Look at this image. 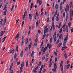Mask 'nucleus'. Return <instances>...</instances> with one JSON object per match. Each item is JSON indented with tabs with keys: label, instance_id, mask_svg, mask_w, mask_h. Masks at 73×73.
<instances>
[{
	"label": "nucleus",
	"instance_id": "49",
	"mask_svg": "<svg viewBox=\"0 0 73 73\" xmlns=\"http://www.w3.org/2000/svg\"><path fill=\"white\" fill-rule=\"evenodd\" d=\"M7 36H5V37H4L3 38V40H4V41H5V38H7Z\"/></svg>",
	"mask_w": 73,
	"mask_h": 73
},
{
	"label": "nucleus",
	"instance_id": "9",
	"mask_svg": "<svg viewBox=\"0 0 73 73\" xmlns=\"http://www.w3.org/2000/svg\"><path fill=\"white\" fill-rule=\"evenodd\" d=\"M37 69H38V66H37L36 68H35V69L34 70H33L32 72H33V73H37Z\"/></svg>",
	"mask_w": 73,
	"mask_h": 73
},
{
	"label": "nucleus",
	"instance_id": "59",
	"mask_svg": "<svg viewBox=\"0 0 73 73\" xmlns=\"http://www.w3.org/2000/svg\"><path fill=\"white\" fill-rule=\"evenodd\" d=\"M52 29H53V27H51L50 30V32H51V31H52Z\"/></svg>",
	"mask_w": 73,
	"mask_h": 73
},
{
	"label": "nucleus",
	"instance_id": "56",
	"mask_svg": "<svg viewBox=\"0 0 73 73\" xmlns=\"http://www.w3.org/2000/svg\"><path fill=\"white\" fill-rule=\"evenodd\" d=\"M60 10L62 11V6H60Z\"/></svg>",
	"mask_w": 73,
	"mask_h": 73
},
{
	"label": "nucleus",
	"instance_id": "58",
	"mask_svg": "<svg viewBox=\"0 0 73 73\" xmlns=\"http://www.w3.org/2000/svg\"><path fill=\"white\" fill-rule=\"evenodd\" d=\"M54 17L53 16L52 18V21H54Z\"/></svg>",
	"mask_w": 73,
	"mask_h": 73
},
{
	"label": "nucleus",
	"instance_id": "60",
	"mask_svg": "<svg viewBox=\"0 0 73 73\" xmlns=\"http://www.w3.org/2000/svg\"><path fill=\"white\" fill-rule=\"evenodd\" d=\"M55 8H56V9H58V5L57 4L56 6H55Z\"/></svg>",
	"mask_w": 73,
	"mask_h": 73
},
{
	"label": "nucleus",
	"instance_id": "64",
	"mask_svg": "<svg viewBox=\"0 0 73 73\" xmlns=\"http://www.w3.org/2000/svg\"><path fill=\"white\" fill-rule=\"evenodd\" d=\"M73 32V28H72L71 29V33H72Z\"/></svg>",
	"mask_w": 73,
	"mask_h": 73
},
{
	"label": "nucleus",
	"instance_id": "61",
	"mask_svg": "<svg viewBox=\"0 0 73 73\" xmlns=\"http://www.w3.org/2000/svg\"><path fill=\"white\" fill-rule=\"evenodd\" d=\"M65 25L64 24L62 26V28H63V29H64V28H65Z\"/></svg>",
	"mask_w": 73,
	"mask_h": 73
},
{
	"label": "nucleus",
	"instance_id": "28",
	"mask_svg": "<svg viewBox=\"0 0 73 73\" xmlns=\"http://www.w3.org/2000/svg\"><path fill=\"white\" fill-rule=\"evenodd\" d=\"M3 19H1L0 22V25H1L3 23Z\"/></svg>",
	"mask_w": 73,
	"mask_h": 73
},
{
	"label": "nucleus",
	"instance_id": "25",
	"mask_svg": "<svg viewBox=\"0 0 73 73\" xmlns=\"http://www.w3.org/2000/svg\"><path fill=\"white\" fill-rule=\"evenodd\" d=\"M15 51V49H13V50L11 51L10 53H12V54H13V53H14V52Z\"/></svg>",
	"mask_w": 73,
	"mask_h": 73
},
{
	"label": "nucleus",
	"instance_id": "26",
	"mask_svg": "<svg viewBox=\"0 0 73 73\" xmlns=\"http://www.w3.org/2000/svg\"><path fill=\"white\" fill-rule=\"evenodd\" d=\"M23 51H22L21 53L20 54V56L21 57H23Z\"/></svg>",
	"mask_w": 73,
	"mask_h": 73
},
{
	"label": "nucleus",
	"instance_id": "50",
	"mask_svg": "<svg viewBox=\"0 0 73 73\" xmlns=\"http://www.w3.org/2000/svg\"><path fill=\"white\" fill-rule=\"evenodd\" d=\"M66 0H63L62 2V4L63 5H64V3H65V1H66Z\"/></svg>",
	"mask_w": 73,
	"mask_h": 73
},
{
	"label": "nucleus",
	"instance_id": "8",
	"mask_svg": "<svg viewBox=\"0 0 73 73\" xmlns=\"http://www.w3.org/2000/svg\"><path fill=\"white\" fill-rule=\"evenodd\" d=\"M65 11L66 13H67V11H69V5H68V4L67 5L66 7Z\"/></svg>",
	"mask_w": 73,
	"mask_h": 73
},
{
	"label": "nucleus",
	"instance_id": "27",
	"mask_svg": "<svg viewBox=\"0 0 73 73\" xmlns=\"http://www.w3.org/2000/svg\"><path fill=\"white\" fill-rule=\"evenodd\" d=\"M68 14H67V15H66V18L65 19L66 21H64L65 23H66V21H67V20L68 19Z\"/></svg>",
	"mask_w": 73,
	"mask_h": 73
},
{
	"label": "nucleus",
	"instance_id": "39",
	"mask_svg": "<svg viewBox=\"0 0 73 73\" xmlns=\"http://www.w3.org/2000/svg\"><path fill=\"white\" fill-rule=\"evenodd\" d=\"M32 43L31 42L29 45V50L30 49V48H31V45H32Z\"/></svg>",
	"mask_w": 73,
	"mask_h": 73
},
{
	"label": "nucleus",
	"instance_id": "38",
	"mask_svg": "<svg viewBox=\"0 0 73 73\" xmlns=\"http://www.w3.org/2000/svg\"><path fill=\"white\" fill-rule=\"evenodd\" d=\"M14 8V5H13L12 6V7L11 10V11H12V10H13V9Z\"/></svg>",
	"mask_w": 73,
	"mask_h": 73
},
{
	"label": "nucleus",
	"instance_id": "7",
	"mask_svg": "<svg viewBox=\"0 0 73 73\" xmlns=\"http://www.w3.org/2000/svg\"><path fill=\"white\" fill-rule=\"evenodd\" d=\"M62 64H63V61L62 60L61 61L60 64V69H61V71H63V66H62Z\"/></svg>",
	"mask_w": 73,
	"mask_h": 73
},
{
	"label": "nucleus",
	"instance_id": "24",
	"mask_svg": "<svg viewBox=\"0 0 73 73\" xmlns=\"http://www.w3.org/2000/svg\"><path fill=\"white\" fill-rule=\"evenodd\" d=\"M33 3H32L30 7V11H31L32 8V7H33Z\"/></svg>",
	"mask_w": 73,
	"mask_h": 73
},
{
	"label": "nucleus",
	"instance_id": "10",
	"mask_svg": "<svg viewBox=\"0 0 73 73\" xmlns=\"http://www.w3.org/2000/svg\"><path fill=\"white\" fill-rule=\"evenodd\" d=\"M37 3L39 5H41L42 4V1L41 0H37Z\"/></svg>",
	"mask_w": 73,
	"mask_h": 73
},
{
	"label": "nucleus",
	"instance_id": "46",
	"mask_svg": "<svg viewBox=\"0 0 73 73\" xmlns=\"http://www.w3.org/2000/svg\"><path fill=\"white\" fill-rule=\"evenodd\" d=\"M52 40H53V38H51L50 39V43H52Z\"/></svg>",
	"mask_w": 73,
	"mask_h": 73
},
{
	"label": "nucleus",
	"instance_id": "32",
	"mask_svg": "<svg viewBox=\"0 0 73 73\" xmlns=\"http://www.w3.org/2000/svg\"><path fill=\"white\" fill-rule=\"evenodd\" d=\"M28 61L27 60L26 64V68H28Z\"/></svg>",
	"mask_w": 73,
	"mask_h": 73
},
{
	"label": "nucleus",
	"instance_id": "54",
	"mask_svg": "<svg viewBox=\"0 0 73 73\" xmlns=\"http://www.w3.org/2000/svg\"><path fill=\"white\" fill-rule=\"evenodd\" d=\"M37 41H38V39H37V38H36L35 39V42H37Z\"/></svg>",
	"mask_w": 73,
	"mask_h": 73
},
{
	"label": "nucleus",
	"instance_id": "44",
	"mask_svg": "<svg viewBox=\"0 0 73 73\" xmlns=\"http://www.w3.org/2000/svg\"><path fill=\"white\" fill-rule=\"evenodd\" d=\"M43 43H44V40H42L40 44V46H42Z\"/></svg>",
	"mask_w": 73,
	"mask_h": 73
},
{
	"label": "nucleus",
	"instance_id": "51",
	"mask_svg": "<svg viewBox=\"0 0 73 73\" xmlns=\"http://www.w3.org/2000/svg\"><path fill=\"white\" fill-rule=\"evenodd\" d=\"M24 21H23L22 23V27H23V25H24Z\"/></svg>",
	"mask_w": 73,
	"mask_h": 73
},
{
	"label": "nucleus",
	"instance_id": "43",
	"mask_svg": "<svg viewBox=\"0 0 73 73\" xmlns=\"http://www.w3.org/2000/svg\"><path fill=\"white\" fill-rule=\"evenodd\" d=\"M56 33L55 32L54 33V35L53 36V37H54V38L55 37H56Z\"/></svg>",
	"mask_w": 73,
	"mask_h": 73
},
{
	"label": "nucleus",
	"instance_id": "41",
	"mask_svg": "<svg viewBox=\"0 0 73 73\" xmlns=\"http://www.w3.org/2000/svg\"><path fill=\"white\" fill-rule=\"evenodd\" d=\"M57 10H56L55 12V13L54 15V16H56V15H57Z\"/></svg>",
	"mask_w": 73,
	"mask_h": 73
},
{
	"label": "nucleus",
	"instance_id": "22",
	"mask_svg": "<svg viewBox=\"0 0 73 73\" xmlns=\"http://www.w3.org/2000/svg\"><path fill=\"white\" fill-rule=\"evenodd\" d=\"M1 35H0V36H1H1H2L3 35V34H4V33H5V31H2L1 32Z\"/></svg>",
	"mask_w": 73,
	"mask_h": 73
},
{
	"label": "nucleus",
	"instance_id": "36",
	"mask_svg": "<svg viewBox=\"0 0 73 73\" xmlns=\"http://www.w3.org/2000/svg\"><path fill=\"white\" fill-rule=\"evenodd\" d=\"M68 25L69 27V28H70V26L71 25V22H70L68 24Z\"/></svg>",
	"mask_w": 73,
	"mask_h": 73
},
{
	"label": "nucleus",
	"instance_id": "15",
	"mask_svg": "<svg viewBox=\"0 0 73 73\" xmlns=\"http://www.w3.org/2000/svg\"><path fill=\"white\" fill-rule=\"evenodd\" d=\"M8 2H7L6 4H5V6L4 7V9H3V11H4L5 10V9H6L7 7H8Z\"/></svg>",
	"mask_w": 73,
	"mask_h": 73
},
{
	"label": "nucleus",
	"instance_id": "52",
	"mask_svg": "<svg viewBox=\"0 0 73 73\" xmlns=\"http://www.w3.org/2000/svg\"><path fill=\"white\" fill-rule=\"evenodd\" d=\"M17 56V54H16V53L15 54V55H14V59H15V58H16V57Z\"/></svg>",
	"mask_w": 73,
	"mask_h": 73
},
{
	"label": "nucleus",
	"instance_id": "55",
	"mask_svg": "<svg viewBox=\"0 0 73 73\" xmlns=\"http://www.w3.org/2000/svg\"><path fill=\"white\" fill-rule=\"evenodd\" d=\"M20 61H19V62H17V65H20Z\"/></svg>",
	"mask_w": 73,
	"mask_h": 73
},
{
	"label": "nucleus",
	"instance_id": "30",
	"mask_svg": "<svg viewBox=\"0 0 73 73\" xmlns=\"http://www.w3.org/2000/svg\"><path fill=\"white\" fill-rule=\"evenodd\" d=\"M16 50H17V52H18L19 51V46H17L16 48Z\"/></svg>",
	"mask_w": 73,
	"mask_h": 73
},
{
	"label": "nucleus",
	"instance_id": "37",
	"mask_svg": "<svg viewBox=\"0 0 73 73\" xmlns=\"http://www.w3.org/2000/svg\"><path fill=\"white\" fill-rule=\"evenodd\" d=\"M61 22H60V24H59L58 28V29H60V27H61Z\"/></svg>",
	"mask_w": 73,
	"mask_h": 73
},
{
	"label": "nucleus",
	"instance_id": "18",
	"mask_svg": "<svg viewBox=\"0 0 73 73\" xmlns=\"http://www.w3.org/2000/svg\"><path fill=\"white\" fill-rule=\"evenodd\" d=\"M48 30H49V29H47L46 30L45 29L44 31V34H45L46 33H48Z\"/></svg>",
	"mask_w": 73,
	"mask_h": 73
},
{
	"label": "nucleus",
	"instance_id": "63",
	"mask_svg": "<svg viewBox=\"0 0 73 73\" xmlns=\"http://www.w3.org/2000/svg\"><path fill=\"white\" fill-rule=\"evenodd\" d=\"M48 22H49V18H47V23H48Z\"/></svg>",
	"mask_w": 73,
	"mask_h": 73
},
{
	"label": "nucleus",
	"instance_id": "11",
	"mask_svg": "<svg viewBox=\"0 0 73 73\" xmlns=\"http://www.w3.org/2000/svg\"><path fill=\"white\" fill-rule=\"evenodd\" d=\"M27 11H25L23 16V20H24L25 19V15H27Z\"/></svg>",
	"mask_w": 73,
	"mask_h": 73
},
{
	"label": "nucleus",
	"instance_id": "3",
	"mask_svg": "<svg viewBox=\"0 0 73 73\" xmlns=\"http://www.w3.org/2000/svg\"><path fill=\"white\" fill-rule=\"evenodd\" d=\"M54 68L53 69H52V70L53 72H56V68H57V63H55L54 65Z\"/></svg>",
	"mask_w": 73,
	"mask_h": 73
},
{
	"label": "nucleus",
	"instance_id": "2",
	"mask_svg": "<svg viewBox=\"0 0 73 73\" xmlns=\"http://www.w3.org/2000/svg\"><path fill=\"white\" fill-rule=\"evenodd\" d=\"M24 62H23L22 63V64H21V67L20 68L19 72L20 73H21V72H22V70H23V68L24 67Z\"/></svg>",
	"mask_w": 73,
	"mask_h": 73
},
{
	"label": "nucleus",
	"instance_id": "57",
	"mask_svg": "<svg viewBox=\"0 0 73 73\" xmlns=\"http://www.w3.org/2000/svg\"><path fill=\"white\" fill-rule=\"evenodd\" d=\"M57 58H55V62H57Z\"/></svg>",
	"mask_w": 73,
	"mask_h": 73
},
{
	"label": "nucleus",
	"instance_id": "13",
	"mask_svg": "<svg viewBox=\"0 0 73 73\" xmlns=\"http://www.w3.org/2000/svg\"><path fill=\"white\" fill-rule=\"evenodd\" d=\"M47 49V47L46 46H45L44 48V49L43 50V52L42 53V54H45V52L46 50Z\"/></svg>",
	"mask_w": 73,
	"mask_h": 73
},
{
	"label": "nucleus",
	"instance_id": "16",
	"mask_svg": "<svg viewBox=\"0 0 73 73\" xmlns=\"http://www.w3.org/2000/svg\"><path fill=\"white\" fill-rule=\"evenodd\" d=\"M7 19V17H5L3 21V27H4V25H5V23H6V19Z\"/></svg>",
	"mask_w": 73,
	"mask_h": 73
},
{
	"label": "nucleus",
	"instance_id": "6",
	"mask_svg": "<svg viewBox=\"0 0 73 73\" xmlns=\"http://www.w3.org/2000/svg\"><path fill=\"white\" fill-rule=\"evenodd\" d=\"M19 36H20V32H19L17 34V35H16L15 38V39H16V38H17V41H18L19 40Z\"/></svg>",
	"mask_w": 73,
	"mask_h": 73
},
{
	"label": "nucleus",
	"instance_id": "62",
	"mask_svg": "<svg viewBox=\"0 0 73 73\" xmlns=\"http://www.w3.org/2000/svg\"><path fill=\"white\" fill-rule=\"evenodd\" d=\"M56 21H58V20H59L58 17H56Z\"/></svg>",
	"mask_w": 73,
	"mask_h": 73
},
{
	"label": "nucleus",
	"instance_id": "23",
	"mask_svg": "<svg viewBox=\"0 0 73 73\" xmlns=\"http://www.w3.org/2000/svg\"><path fill=\"white\" fill-rule=\"evenodd\" d=\"M24 42H25L24 39H23L22 40V42L21 43V45L22 46L23 45V44H24Z\"/></svg>",
	"mask_w": 73,
	"mask_h": 73
},
{
	"label": "nucleus",
	"instance_id": "35",
	"mask_svg": "<svg viewBox=\"0 0 73 73\" xmlns=\"http://www.w3.org/2000/svg\"><path fill=\"white\" fill-rule=\"evenodd\" d=\"M28 38H27L26 40V44H28Z\"/></svg>",
	"mask_w": 73,
	"mask_h": 73
},
{
	"label": "nucleus",
	"instance_id": "21",
	"mask_svg": "<svg viewBox=\"0 0 73 73\" xmlns=\"http://www.w3.org/2000/svg\"><path fill=\"white\" fill-rule=\"evenodd\" d=\"M69 30V29H68V25L66 26V32L67 33H68V31Z\"/></svg>",
	"mask_w": 73,
	"mask_h": 73
},
{
	"label": "nucleus",
	"instance_id": "29",
	"mask_svg": "<svg viewBox=\"0 0 73 73\" xmlns=\"http://www.w3.org/2000/svg\"><path fill=\"white\" fill-rule=\"evenodd\" d=\"M66 67H67V68L68 69L69 68V67H70V64H68L67 65V66H66Z\"/></svg>",
	"mask_w": 73,
	"mask_h": 73
},
{
	"label": "nucleus",
	"instance_id": "53",
	"mask_svg": "<svg viewBox=\"0 0 73 73\" xmlns=\"http://www.w3.org/2000/svg\"><path fill=\"white\" fill-rule=\"evenodd\" d=\"M54 54H55V56H56L57 55V52H54Z\"/></svg>",
	"mask_w": 73,
	"mask_h": 73
},
{
	"label": "nucleus",
	"instance_id": "14",
	"mask_svg": "<svg viewBox=\"0 0 73 73\" xmlns=\"http://www.w3.org/2000/svg\"><path fill=\"white\" fill-rule=\"evenodd\" d=\"M38 23H39V24H40V20H39V21H38V20H37V21H36V27H37L38 26H39V25H38Z\"/></svg>",
	"mask_w": 73,
	"mask_h": 73
},
{
	"label": "nucleus",
	"instance_id": "4",
	"mask_svg": "<svg viewBox=\"0 0 73 73\" xmlns=\"http://www.w3.org/2000/svg\"><path fill=\"white\" fill-rule=\"evenodd\" d=\"M13 66V63H12L11 64V65L10 66V67L9 68V71L10 73H13V70H12V67Z\"/></svg>",
	"mask_w": 73,
	"mask_h": 73
},
{
	"label": "nucleus",
	"instance_id": "31",
	"mask_svg": "<svg viewBox=\"0 0 73 73\" xmlns=\"http://www.w3.org/2000/svg\"><path fill=\"white\" fill-rule=\"evenodd\" d=\"M62 45V43H60L58 44V48H60V47Z\"/></svg>",
	"mask_w": 73,
	"mask_h": 73
},
{
	"label": "nucleus",
	"instance_id": "12",
	"mask_svg": "<svg viewBox=\"0 0 73 73\" xmlns=\"http://www.w3.org/2000/svg\"><path fill=\"white\" fill-rule=\"evenodd\" d=\"M66 42H64L63 44V46L64 48V49H67L66 47Z\"/></svg>",
	"mask_w": 73,
	"mask_h": 73
},
{
	"label": "nucleus",
	"instance_id": "40",
	"mask_svg": "<svg viewBox=\"0 0 73 73\" xmlns=\"http://www.w3.org/2000/svg\"><path fill=\"white\" fill-rule=\"evenodd\" d=\"M62 36V34H61L59 37V39H61V37Z\"/></svg>",
	"mask_w": 73,
	"mask_h": 73
},
{
	"label": "nucleus",
	"instance_id": "42",
	"mask_svg": "<svg viewBox=\"0 0 73 73\" xmlns=\"http://www.w3.org/2000/svg\"><path fill=\"white\" fill-rule=\"evenodd\" d=\"M64 56L65 59H66V58H67V54H66L65 53L64 54Z\"/></svg>",
	"mask_w": 73,
	"mask_h": 73
},
{
	"label": "nucleus",
	"instance_id": "47",
	"mask_svg": "<svg viewBox=\"0 0 73 73\" xmlns=\"http://www.w3.org/2000/svg\"><path fill=\"white\" fill-rule=\"evenodd\" d=\"M54 38V42H56V40H57V38H56V37H55Z\"/></svg>",
	"mask_w": 73,
	"mask_h": 73
},
{
	"label": "nucleus",
	"instance_id": "34",
	"mask_svg": "<svg viewBox=\"0 0 73 73\" xmlns=\"http://www.w3.org/2000/svg\"><path fill=\"white\" fill-rule=\"evenodd\" d=\"M7 9H6L5 11L4 12V15L5 16L6 15V14H7Z\"/></svg>",
	"mask_w": 73,
	"mask_h": 73
},
{
	"label": "nucleus",
	"instance_id": "1",
	"mask_svg": "<svg viewBox=\"0 0 73 73\" xmlns=\"http://www.w3.org/2000/svg\"><path fill=\"white\" fill-rule=\"evenodd\" d=\"M72 8H73L72 10H70V21H72V17H73V7L72 6Z\"/></svg>",
	"mask_w": 73,
	"mask_h": 73
},
{
	"label": "nucleus",
	"instance_id": "17",
	"mask_svg": "<svg viewBox=\"0 0 73 73\" xmlns=\"http://www.w3.org/2000/svg\"><path fill=\"white\" fill-rule=\"evenodd\" d=\"M52 59H50V60L49 61V62H50L49 64V68H50V67H51V66H52Z\"/></svg>",
	"mask_w": 73,
	"mask_h": 73
},
{
	"label": "nucleus",
	"instance_id": "5",
	"mask_svg": "<svg viewBox=\"0 0 73 73\" xmlns=\"http://www.w3.org/2000/svg\"><path fill=\"white\" fill-rule=\"evenodd\" d=\"M69 36V33H67V35L66 36L65 38L64 39V42H66L68 38V36Z\"/></svg>",
	"mask_w": 73,
	"mask_h": 73
},
{
	"label": "nucleus",
	"instance_id": "20",
	"mask_svg": "<svg viewBox=\"0 0 73 73\" xmlns=\"http://www.w3.org/2000/svg\"><path fill=\"white\" fill-rule=\"evenodd\" d=\"M34 51L33 50L32 51V52L31 54V56L32 58H34V56H33V55H34Z\"/></svg>",
	"mask_w": 73,
	"mask_h": 73
},
{
	"label": "nucleus",
	"instance_id": "33",
	"mask_svg": "<svg viewBox=\"0 0 73 73\" xmlns=\"http://www.w3.org/2000/svg\"><path fill=\"white\" fill-rule=\"evenodd\" d=\"M72 1H71L70 3V8H71V7H72Z\"/></svg>",
	"mask_w": 73,
	"mask_h": 73
},
{
	"label": "nucleus",
	"instance_id": "48",
	"mask_svg": "<svg viewBox=\"0 0 73 73\" xmlns=\"http://www.w3.org/2000/svg\"><path fill=\"white\" fill-rule=\"evenodd\" d=\"M61 50L62 51H63V50H65V48L64 47H62Z\"/></svg>",
	"mask_w": 73,
	"mask_h": 73
},
{
	"label": "nucleus",
	"instance_id": "45",
	"mask_svg": "<svg viewBox=\"0 0 73 73\" xmlns=\"http://www.w3.org/2000/svg\"><path fill=\"white\" fill-rule=\"evenodd\" d=\"M62 28H61L60 31H59V33H62Z\"/></svg>",
	"mask_w": 73,
	"mask_h": 73
},
{
	"label": "nucleus",
	"instance_id": "19",
	"mask_svg": "<svg viewBox=\"0 0 73 73\" xmlns=\"http://www.w3.org/2000/svg\"><path fill=\"white\" fill-rule=\"evenodd\" d=\"M32 19V16H31V14H29V19L31 20Z\"/></svg>",
	"mask_w": 73,
	"mask_h": 73
}]
</instances>
